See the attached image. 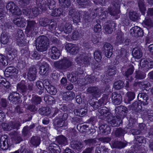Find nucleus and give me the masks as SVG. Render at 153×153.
Segmentation results:
<instances>
[{
  "label": "nucleus",
  "instance_id": "obj_1",
  "mask_svg": "<svg viewBox=\"0 0 153 153\" xmlns=\"http://www.w3.org/2000/svg\"><path fill=\"white\" fill-rule=\"evenodd\" d=\"M49 45V40L47 37L44 36L39 37L36 40V48L41 52L46 51Z\"/></svg>",
  "mask_w": 153,
  "mask_h": 153
},
{
  "label": "nucleus",
  "instance_id": "obj_2",
  "mask_svg": "<svg viewBox=\"0 0 153 153\" xmlns=\"http://www.w3.org/2000/svg\"><path fill=\"white\" fill-rule=\"evenodd\" d=\"M71 65V62L66 59H63L61 60L55 62L54 63V65L55 67L62 70L68 68Z\"/></svg>",
  "mask_w": 153,
  "mask_h": 153
},
{
  "label": "nucleus",
  "instance_id": "obj_3",
  "mask_svg": "<svg viewBox=\"0 0 153 153\" xmlns=\"http://www.w3.org/2000/svg\"><path fill=\"white\" fill-rule=\"evenodd\" d=\"M91 55L90 54H83L79 55L75 59V60L78 64L83 62L85 64H87L91 60Z\"/></svg>",
  "mask_w": 153,
  "mask_h": 153
},
{
  "label": "nucleus",
  "instance_id": "obj_4",
  "mask_svg": "<svg viewBox=\"0 0 153 153\" xmlns=\"http://www.w3.org/2000/svg\"><path fill=\"white\" fill-rule=\"evenodd\" d=\"M6 8L13 14L18 15L21 13L20 9L13 2L8 3L6 6Z\"/></svg>",
  "mask_w": 153,
  "mask_h": 153
},
{
  "label": "nucleus",
  "instance_id": "obj_5",
  "mask_svg": "<svg viewBox=\"0 0 153 153\" xmlns=\"http://www.w3.org/2000/svg\"><path fill=\"white\" fill-rule=\"evenodd\" d=\"M47 0H40L39 4V7L40 9L42 10H45L49 6V8L50 9L51 7L50 6L53 7V5L55 4V2L53 0L50 1V3L48 2V4H46Z\"/></svg>",
  "mask_w": 153,
  "mask_h": 153
},
{
  "label": "nucleus",
  "instance_id": "obj_6",
  "mask_svg": "<svg viewBox=\"0 0 153 153\" xmlns=\"http://www.w3.org/2000/svg\"><path fill=\"white\" fill-rule=\"evenodd\" d=\"M49 54L51 59H56L59 58L60 53L59 50L56 47H53Z\"/></svg>",
  "mask_w": 153,
  "mask_h": 153
},
{
  "label": "nucleus",
  "instance_id": "obj_7",
  "mask_svg": "<svg viewBox=\"0 0 153 153\" xmlns=\"http://www.w3.org/2000/svg\"><path fill=\"white\" fill-rule=\"evenodd\" d=\"M130 32L132 35L134 36H141L143 35L142 30L141 28L137 26L132 27L130 30Z\"/></svg>",
  "mask_w": 153,
  "mask_h": 153
},
{
  "label": "nucleus",
  "instance_id": "obj_8",
  "mask_svg": "<svg viewBox=\"0 0 153 153\" xmlns=\"http://www.w3.org/2000/svg\"><path fill=\"white\" fill-rule=\"evenodd\" d=\"M105 55L108 58L110 57L112 54L113 47L110 44L106 43L104 45Z\"/></svg>",
  "mask_w": 153,
  "mask_h": 153
},
{
  "label": "nucleus",
  "instance_id": "obj_9",
  "mask_svg": "<svg viewBox=\"0 0 153 153\" xmlns=\"http://www.w3.org/2000/svg\"><path fill=\"white\" fill-rule=\"evenodd\" d=\"M36 69L35 68H29L27 74V78L30 81H33L35 80L36 78Z\"/></svg>",
  "mask_w": 153,
  "mask_h": 153
},
{
  "label": "nucleus",
  "instance_id": "obj_10",
  "mask_svg": "<svg viewBox=\"0 0 153 153\" xmlns=\"http://www.w3.org/2000/svg\"><path fill=\"white\" fill-rule=\"evenodd\" d=\"M9 100L12 101L13 103L15 104L19 102V94L16 92H14L10 94L9 97Z\"/></svg>",
  "mask_w": 153,
  "mask_h": 153
},
{
  "label": "nucleus",
  "instance_id": "obj_11",
  "mask_svg": "<svg viewBox=\"0 0 153 153\" xmlns=\"http://www.w3.org/2000/svg\"><path fill=\"white\" fill-rule=\"evenodd\" d=\"M111 99L115 105H118L120 104L122 100L121 95L115 92L112 94Z\"/></svg>",
  "mask_w": 153,
  "mask_h": 153
},
{
  "label": "nucleus",
  "instance_id": "obj_12",
  "mask_svg": "<svg viewBox=\"0 0 153 153\" xmlns=\"http://www.w3.org/2000/svg\"><path fill=\"white\" fill-rule=\"evenodd\" d=\"M137 98L138 100L142 102L143 105H146L148 104L147 100H148V96L144 93H140L138 94Z\"/></svg>",
  "mask_w": 153,
  "mask_h": 153
},
{
  "label": "nucleus",
  "instance_id": "obj_13",
  "mask_svg": "<svg viewBox=\"0 0 153 153\" xmlns=\"http://www.w3.org/2000/svg\"><path fill=\"white\" fill-rule=\"evenodd\" d=\"M69 52L71 54H75L78 52L79 48L77 46L72 44L69 43L66 46Z\"/></svg>",
  "mask_w": 153,
  "mask_h": 153
},
{
  "label": "nucleus",
  "instance_id": "obj_14",
  "mask_svg": "<svg viewBox=\"0 0 153 153\" xmlns=\"http://www.w3.org/2000/svg\"><path fill=\"white\" fill-rule=\"evenodd\" d=\"M132 54L134 57L137 59L140 58L143 56V53L140 48L136 47L134 48L132 51Z\"/></svg>",
  "mask_w": 153,
  "mask_h": 153
},
{
  "label": "nucleus",
  "instance_id": "obj_15",
  "mask_svg": "<svg viewBox=\"0 0 153 153\" xmlns=\"http://www.w3.org/2000/svg\"><path fill=\"white\" fill-rule=\"evenodd\" d=\"M14 23L18 26L24 27L26 21L25 19L22 18H16L14 20Z\"/></svg>",
  "mask_w": 153,
  "mask_h": 153
},
{
  "label": "nucleus",
  "instance_id": "obj_16",
  "mask_svg": "<svg viewBox=\"0 0 153 153\" xmlns=\"http://www.w3.org/2000/svg\"><path fill=\"white\" fill-rule=\"evenodd\" d=\"M23 35L22 31H20L19 33L17 34L16 39L17 44L19 46H23L25 45V43L23 40Z\"/></svg>",
  "mask_w": 153,
  "mask_h": 153
},
{
  "label": "nucleus",
  "instance_id": "obj_17",
  "mask_svg": "<svg viewBox=\"0 0 153 153\" xmlns=\"http://www.w3.org/2000/svg\"><path fill=\"white\" fill-rule=\"evenodd\" d=\"M49 69V65L46 63H44L40 67L39 73L41 75H44Z\"/></svg>",
  "mask_w": 153,
  "mask_h": 153
},
{
  "label": "nucleus",
  "instance_id": "obj_18",
  "mask_svg": "<svg viewBox=\"0 0 153 153\" xmlns=\"http://www.w3.org/2000/svg\"><path fill=\"white\" fill-rule=\"evenodd\" d=\"M10 37L8 33L3 32L1 35L0 39L1 43L4 45L7 44L9 41Z\"/></svg>",
  "mask_w": 153,
  "mask_h": 153
},
{
  "label": "nucleus",
  "instance_id": "obj_19",
  "mask_svg": "<svg viewBox=\"0 0 153 153\" xmlns=\"http://www.w3.org/2000/svg\"><path fill=\"white\" fill-rule=\"evenodd\" d=\"M72 25L69 23H66L63 28L60 27V30L61 31H63L66 33H69L72 31Z\"/></svg>",
  "mask_w": 153,
  "mask_h": 153
},
{
  "label": "nucleus",
  "instance_id": "obj_20",
  "mask_svg": "<svg viewBox=\"0 0 153 153\" xmlns=\"http://www.w3.org/2000/svg\"><path fill=\"white\" fill-rule=\"evenodd\" d=\"M17 88L18 91L24 93L27 90V88L25 85V82L24 81H22L19 83L17 85Z\"/></svg>",
  "mask_w": 153,
  "mask_h": 153
},
{
  "label": "nucleus",
  "instance_id": "obj_21",
  "mask_svg": "<svg viewBox=\"0 0 153 153\" xmlns=\"http://www.w3.org/2000/svg\"><path fill=\"white\" fill-rule=\"evenodd\" d=\"M71 145L72 148L78 151L80 150L83 147V145L81 142L77 141L71 142Z\"/></svg>",
  "mask_w": 153,
  "mask_h": 153
},
{
  "label": "nucleus",
  "instance_id": "obj_22",
  "mask_svg": "<svg viewBox=\"0 0 153 153\" xmlns=\"http://www.w3.org/2000/svg\"><path fill=\"white\" fill-rule=\"evenodd\" d=\"M63 96L64 99L68 101L73 99L75 97V94L72 92H68L64 93Z\"/></svg>",
  "mask_w": 153,
  "mask_h": 153
},
{
  "label": "nucleus",
  "instance_id": "obj_23",
  "mask_svg": "<svg viewBox=\"0 0 153 153\" xmlns=\"http://www.w3.org/2000/svg\"><path fill=\"white\" fill-rule=\"evenodd\" d=\"M87 111L83 108L76 109L74 110V113L75 115L80 117H83L85 115Z\"/></svg>",
  "mask_w": 153,
  "mask_h": 153
},
{
  "label": "nucleus",
  "instance_id": "obj_24",
  "mask_svg": "<svg viewBox=\"0 0 153 153\" xmlns=\"http://www.w3.org/2000/svg\"><path fill=\"white\" fill-rule=\"evenodd\" d=\"M54 124L55 125L56 127H61L66 126L67 123V122L62 121V119H59L55 120Z\"/></svg>",
  "mask_w": 153,
  "mask_h": 153
},
{
  "label": "nucleus",
  "instance_id": "obj_25",
  "mask_svg": "<svg viewBox=\"0 0 153 153\" xmlns=\"http://www.w3.org/2000/svg\"><path fill=\"white\" fill-rule=\"evenodd\" d=\"M56 141L59 144L65 145L67 144L66 139L62 135L57 137L56 138Z\"/></svg>",
  "mask_w": 153,
  "mask_h": 153
},
{
  "label": "nucleus",
  "instance_id": "obj_26",
  "mask_svg": "<svg viewBox=\"0 0 153 153\" xmlns=\"http://www.w3.org/2000/svg\"><path fill=\"white\" fill-rule=\"evenodd\" d=\"M2 127L5 130L9 131L11 130L12 128L14 129L18 128V126H16L11 125V123L10 125L7 123H3L2 124Z\"/></svg>",
  "mask_w": 153,
  "mask_h": 153
},
{
  "label": "nucleus",
  "instance_id": "obj_27",
  "mask_svg": "<svg viewBox=\"0 0 153 153\" xmlns=\"http://www.w3.org/2000/svg\"><path fill=\"white\" fill-rule=\"evenodd\" d=\"M30 142L33 146L36 147L40 143V139L37 137H33L31 138Z\"/></svg>",
  "mask_w": 153,
  "mask_h": 153
},
{
  "label": "nucleus",
  "instance_id": "obj_28",
  "mask_svg": "<svg viewBox=\"0 0 153 153\" xmlns=\"http://www.w3.org/2000/svg\"><path fill=\"white\" fill-rule=\"evenodd\" d=\"M5 72L9 73L13 75H16L18 73V70L13 67H9L6 69Z\"/></svg>",
  "mask_w": 153,
  "mask_h": 153
},
{
  "label": "nucleus",
  "instance_id": "obj_29",
  "mask_svg": "<svg viewBox=\"0 0 153 153\" xmlns=\"http://www.w3.org/2000/svg\"><path fill=\"white\" fill-rule=\"evenodd\" d=\"M17 51L14 49H11L10 51H8L7 56L10 59H14L16 56Z\"/></svg>",
  "mask_w": 153,
  "mask_h": 153
},
{
  "label": "nucleus",
  "instance_id": "obj_30",
  "mask_svg": "<svg viewBox=\"0 0 153 153\" xmlns=\"http://www.w3.org/2000/svg\"><path fill=\"white\" fill-rule=\"evenodd\" d=\"M87 91L89 93H93L94 96H96L99 92V90L96 87H90L88 89Z\"/></svg>",
  "mask_w": 153,
  "mask_h": 153
},
{
  "label": "nucleus",
  "instance_id": "obj_31",
  "mask_svg": "<svg viewBox=\"0 0 153 153\" xmlns=\"http://www.w3.org/2000/svg\"><path fill=\"white\" fill-rule=\"evenodd\" d=\"M124 85L123 82L122 81L120 80L114 83V87L115 89L119 90L123 88Z\"/></svg>",
  "mask_w": 153,
  "mask_h": 153
},
{
  "label": "nucleus",
  "instance_id": "obj_32",
  "mask_svg": "<svg viewBox=\"0 0 153 153\" xmlns=\"http://www.w3.org/2000/svg\"><path fill=\"white\" fill-rule=\"evenodd\" d=\"M45 101L49 104H52L54 103L53 98L51 96L46 95L44 98Z\"/></svg>",
  "mask_w": 153,
  "mask_h": 153
},
{
  "label": "nucleus",
  "instance_id": "obj_33",
  "mask_svg": "<svg viewBox=\"0 0 153 153\" xmlns=\"http://www.w3.org/2000/svg\"><path fill=\"white\" fill-rule=\"evenodd\" d=\"M94 57L96 61L100 62L102 58L101 52L99 51H95L94 53Z\"/></svg>",
  "mask_w": 153,
  "mask_h": 153
},
{
  "label": "nucleus",
  "instance_id": "obj_34",
  "mask_svg": "<svg viewBox=\"0 0 153 153\" xmlns=\"http://www.w3.org/2000/svg\"><path fill=\"white\" fill-rule=\"evenodd\" d=\"M62 13L61 9H54L51 13L52 16H59Z\"/></svg>",
  "mask_w": 153,
  "mask_h": 153
},
{
  "label": "nucleus",
  "instance_id": "obj_35",
  "mask_svg": "<svg viewBox=\"0 0 153 153\" xmlns=\"http://www.w3.org/2000/svg\"><path fill=\"white\" fill-rule=\"evenodd\" d=\"M114 147L122 148L125 147L126 144L125 143L120 142H116L113 143Z\"/></svg>",
  "mask_w": 153,
  "mask_h": 153
},
{
  "label": "nucleus",
  "instance_id": "obj_36",
  "mask_svg": "<svg viewBox=\"0 0 153 153\" xmlns=\"http://www.w3.org/2000/svg\"><path fill=\"white\" fill-rule=\"evenodd\" d=\"M48 92L52 95H55L56 93V90L53 86L51 85L47 89Z\"/></svg>",
  "mask_w": 153,
  "mask_h": 153
},
{
  "label": "nucleus",
  "instance_id": "obj_37",
  "mask_svg": "<svg viewBox=\"0 0 153 153\" xmlns=\"http://www.w3.org/2000/svg\"><path fill=\"white\" fill-rule=\"evenodd\" d=\"M103 129V130L102 131V132L104 133H106L107 134H108L110 132V129L109 127L107 125H102L100 127V130Z\"/></svg>",
  "mask_w": 153,
  "mask_h": 153
},
{
  "label": "nucleus",
  "instance_id": "obj_38",
  "mask_svg": "<svg viewBox=\"0 0 153 153\" xmlns=\"http://www.w3.org/2000/svg\"><path fill=\"white\" fill-rule=\"evenodd\" d=\"M67 78L68 79L72 82H74L76 80L75 74L74 73L68 74Z\"/></svg>",
  "mask_w": 153,
  "mask_h": 153
},
{
  "label": "nucleus",
  "instance_id": "obj_39",
  "mask_svg": "<svg viewBox=\"0 0 153 153\" xmlns=\"http://www.w3.org/2000/svg\"><path fill=\"white\" fill-rule=\"evenodd\" d=\"M32 102L35 104H39L41 101V98L37 96H33L32 99Z\"/></svg>",
  "mask_w": 153,
  "mask_h": 153
},
{
  "label": "nucleus",
  "instance_id": "obj_40",
  "mask_svg": "<svg viewBox=\"0 0 153 153\" xmlns=\"http://www.w3.org/2000/svg\"><path fill=\"white\" fill-rule=\"evenodd\" d=\"M36 25L35 22L33 21H29L27 23V29L29 31L33 29Z\"/></svg>",
  "mask_w": 153,
  "mask_h": 153
},
{
  "label": "nucleus",
  "instance_id": "obj_41",
  "mask_svg": "<svg viewBox=\"0 0 153 153\" xmlns=\"http://www.w3.org/2000/svg\"><path fill=\"white\" fill-rule=\"evenodd\" d=\"M36 84L38 88L41 90V92L39 93V94H40L43 92V91L42 90L44 89V85L42 82L40 81H37Z\"/></svg>",
  "mask_w": 153,
  "mask_h": 153
},
{
  "label": "nucleus",
  "instance_id": "obj_42",
  "mask_svg": "<svg viewBox=\"0 0 153 153\" xmlns=\"http://www.w3.org/2000/svg\"><path fill=\"white\" fill-rule=\"evenodd\" d=\"M149 61V59H143L141 60L140 62V65L142 67L147 68V64Z\"/></svg>",
  "mask_w": 153,
  "mask_h": 153
},
{
  "label": "nucleus",
  "instance_id": "obj_43",
  "mask_svg": "<svg viewBox=\"0 0 153 153\" xmlns=\"http://www.w3.org/2000/svg\"><path fill=\"white\" fill-rule=\"evenodd\" d=\"M5 16L6 13L4 12L3 9L0 8V20L1 22L4 23L5 21Z\"/></svg>",
  "mask_w": 153,
  "mask_h": 153
},
{
  "label": "nucleus",
  "instance_id": "obj_44",
  "mask_svg": "<svg viewBox=\"0 0 153 153\" xmlns=\"http://www.w3.org/2000/svg\"><path fill=\"white\" fill-rule=\"evenodd\" d=\"M112 26L110 24L109 25H105L104 26V28L106 33H107L110 34L113 31V29L111 27Z\"/></svg>",
  "mask_w": 153,
  "mask_h": 153
},
{
  "label": "nucleus",
  "instance_id": "obj_45",
  "mask_svg": "<svg viewBox=\"0 0 153 153\" xmlns=\"http://www.w3.org/2000/svg\"><path fill=\"white\" fill-rule=\"evenodd\" d=\"M129 17L131 20L135 21L137 19L138 16L135 12H131L129 13Z\"/></svg>",
  "mask_w": 153,
  "mask_h": 153
},
{
  "label": "nucleus",
  "instance_id": "obj_46",
  "mask_svg": "<svg viewBox=\"0 0 153 153\" xmlns=\"http://www.w3.org/2000/svg\"><path fill=\"white\" fill-rule=\"evenodd\" d=\"M126 96L128 98V102H130L134 99L135 97V94L132 92H128L126 94Z\"/></svg>",
  "mask_w": 153,
  "mask_h": 153
},
{
  "label": "nucleus",
  "instance_id": "obj_47",
  "mask_svg": "<svg viewBox=\"0 0 153 153\" xmlns=\"http://www.w3.org/2000/svg\"><path fill=\"white\" fill-rule=\"evenodd\" d=\"M99 112L102 115L106 116L107 115H108L109 112L106 110V108H104L102 109H98Z\"/></svg>",
  "mask_w": 153,
  "mask_h": 153
},
{
  "label": "nucleus",
  "instance_id": "obj_48",
  "mask_svg": "<svg viewBox=\"0 0 153 153\" xmlns=\"http://www.w3.org/2000/svg\"><path fill=\"white\" fill-rule=\"evenodd\" d=\"M138 5L140 9L142 11H144L146 10L144 6L143 0H140L138 2Z\"/></svg>",
  "mask_w": 153,
  "mask_h": 153
},
{
  "label": "nucleus",
  "instance_id": "obj_49",
  "mask_svg": "<svg viewBox=\"0 0 153 153\" xmlns=\"http://www.w3.org/2000/svg\"><path fill=\"white\" fill-rule=\"evenodd\" d=\"M48 149L50 151L49 153H60L59 152L56 148H52V146H49Z\"/></svg>",
  "mask_w": 153,
  "mask_h": 153
},
{
  "label": "nucleus",
  "instance_id": "obj_50",
  "mask_svg": "<svg viewBox=\"0 0 153 153\" xmlns=\"http://www.w3.org/2000/svg\"><path fill=\"white\" fill-rule=\"evenodd\" d=\"M80 36L79 33L77 31H75L73 33L72 38L74 40L77 39Z\"/></svg>",
  "mask_w": 153,
  "mask_h": 153
},
{
  "label": "nucleus",
  "instance_id": "obj_51",
  "mask_svg": "<svg viewBox=\"0 0 153 153\" xmlns=\"http://www.w3.org/2000/svg\"><path fill=\"white\" fill-rule=\"evenodd\" d=\"M101 30V27L100 25L99 24L96 25L94 28V30L95 32H100Z\"/></svg>",
  "mask_w": 153,
  "mask_h": 153
},
{
  "label": "nucleus",
  "instance_id": "obj_52",
  "mask_svg": "<svg viewBox=\"0 0 153 153\" xmlns=\"http://www.w3.org/2000/svg\"><path fill=\"white\" fill-rule=\"evenodd\" d=\"M145 23L146 25L149 27H153V23L150 19H146Z\"/></svg>",
  "mask_w": 153,
  "mask_h": 153
},
{
  "label": "nucleus",
  "instance_id": "obj_53",
  "mask_svg": "<svg viewBox=\"0 0 153 153\" xmlns=\"http://www.w3.org/2000/svg\"><path fill=\"white\" fill-rule=\"evenodd\" d=\"M73 21L74 23H77L80 21V18L79 16L77 15H75L73 17Z\"/></svg>",
  "mask_w": 153,
  "mask_h": 153
},
{
  "label": "nucleus",
  "instance_id": "obj_54",
  "mask_svg": "<svg viewBox=\"0 0 153 153\" xmlns=\"http://www.w3.org/2000/svg\"><path fill=\"white\" fill-rule=\"evenodd\" d=\"M120 57L122 58L126 57V55H127L126 51L124 49H122L120 51Z\"/></svg>",
  "mask_w": 153,
  "mask_h": 153
},
{
  "label": "nucleus",
  "instance_id": "obj_55",
  "mask_svg": "<svg viewBox=\"0 0 153 153\" xmlns=\"http://www.w3.org/2000/svg\"><path fill=\"white\" fill-rule=\"evenodd\" d=\"M7 106V102L5 99H1L0 102V106L5 107Z\"/></svg>",
  "mask_w": 153,
  "mask_h": 153
},
{
  "label": "nucleus",
  "instance_id": "obj_56",
  "mask_svg": "<svg viewBox=\"0 0 153 153\" xmlns=\"http://www.w3.org/2000/svg\"><path fill=\"white\" fill-rule=\"evenodd\" d=\"M124 41V39L121 36H118L117 37V42L118 44L122 43Z\"/></svg>",
  "mask_w": 153,
  "mask_h": 153
},
{
  "label": "nucleus",
  "instance_id": "obj_57",
  "mask_svg": "<svg viewBox=\"0 0 153 153\" xmlns=\"http://www.w3.org/2000/svg\"><path fill=\"white\" fill-rule=\"evenodd\" d=\"M56 27V25L55 23L53 22L52 24L50 25L49 26V29L51 31H54Z\"/></svg>",
  "mask_w": 153,
  "mask_h": 153
},
{
  "label": "nucleus",
  "instance_id": "obj_58",
  "mask_svg": "<svg viewBox=\"0 0 153 153\" xmlns=\"http://www.w3.org/2000/svg\"><path fill=\"white\" fill-rule=\"evenodd\" d=\"M32 56L33 59H39L40 56L38 54L36 51H34L32 55Z\"/></svg>",
  "mask_w": 153,
  "mask_h": 153
},
{
  "label": "nucleus",
  "instance_id": "obj_59",
  "mask_svg": "<svg viewBox=\"0 0 153 153\" xmlns=\"http://www.w3.org/2000/svg\"><path fill=\"white\" fill-rule=\"evenodd\" d=\"M23 12L24 14L26 16L29 15L31 13L30 10L28 8L24 9Z\"/></svg>",
  "mask_w": 153,
  "mask_h": 153
},
{
  "label": "nucleus",
  "instance_id": "obj_60",
  "mask_svg": "<svg viewBox=\"0 0 153 153\" xmlns=\"http://www.w3.org/2000/svg\"><path fill=\"white\" fill-rule=\"evenodd\" d=\"M134 70L132 68L129 69L125 73V75L126 76H128L129 75H131L133 72Z\"/></svg>",
  "mask_w": 153,
  "mask_h": 153
},
{
  "label": "nucleus",
  "instance_id": "obj_61",
  "mask_svg": "<svg viewBox=\"0 0 153 153\" xmlns=\"http://www.w3.org/2000/svg\"><path fill=\"white\" fill-rule=\"evenodd\" d=\"M32 13L34 14V16H36V15L39 13V12L38 8H35L33 9L32 10Z\"/></svg>",
  "mask_w": 153,
  "mask_h": 153
},
{
  "label": "nucleus",
  "instance_id": "obj_62",
  "mask_svg": "<svg viewBox=\"0 0 153 153\" xmlns=\"http://www.w3.org/2000/svg\"><path fill=\"white\" fill-rule=\"evenodd\" d=\"M43 83L46 86V87H47L48 88V87H50V86L51 85V84H50L49 81L48 79H46L44 80L43 81Z\"/></svg>",
  "mask_w": 153,
  "mask_h": 153
},
{
  "label": "nucleus",
  "instance_id": "obj_63",
  "mask_svg": "<svg viewBox=\"0 0 153 153\" xmlns=\"http://www.w3.org/2000/svg\"><path fill=\"white\" fill-rule=\"evenodd\" d=\"M140 73L139 74H137L136 76V77L137 78H139L140 79L144 78L145 77V74L144 73L141 74V75H140Z\"/></svg>",
  "mask_w": 153,
  "mask_h": 153
},
{
  "label": "nucleus",
  "instance_id": "obj_64",
  "mask_svg": "<svg viewBox=\"0 0 153 153\" xmlns=\"http://www.w3.org/2000/svg\"><path fill=\"white\" fill-rule=\"evenodd\" d=\"M93 151L92 148H88L84 151L83 153H91Z\"/></svg>",
  "mask_w": 153,
  "mask_h": 153
}]
</instances>
